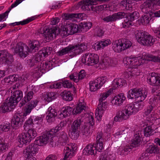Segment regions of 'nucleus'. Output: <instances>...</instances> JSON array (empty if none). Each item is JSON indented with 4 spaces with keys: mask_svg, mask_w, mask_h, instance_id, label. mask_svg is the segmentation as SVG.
Masks as SVG:
<instances>
[{
    "mask_svg": "<svg viewBox=\"0 0 160 160\" xmlns=\"http://www.w3.org/2000/svg\"><path fill=\"white\" fill-rule=\"evenodd\" d=\"M72 27L71 23L66 24L60 29L56 27H53L48 29L47 27L41 28L39 32L48 40H51L55 38L58 34L62 37H66L69 35L72 34Z\"/></svg>",
    "mask_w": 160,
    "mask_h": 160,
    "instance_id": "nucleus-1",
    "label": "nucleus"
},
{
    "mask_svg": "<svg viewBox=\"0 0 160 160\" xmlns=\"http://www.w3.org/2000/svg\"><path fill=\"white\" fill-rule=\"evenodd\" d=\"M145 56L144 59L138 58L137 57H125L123 58V62L124 64L129 65L130 68H134L143 63L144 62V59L148 61L160 62V57L159 56L150 54H146Z\"/></svg>",
    "mask_w": 160,
    "mask_h": 160,
    "instance_id": "nucleus-2",
    "label": "nucleus"
},
{
    "mask_svg": "<svg viewBox=\"0 0 160 160\" xmlns=\"http://www.w3.org/2000/svg\"><path fill=\"white\" fill-rule=\"evenodd\" d=\"M135 35L138 42L142 45L147 46L152 45L154 39L150 35H148L145 32L137 30L136 31Z\"/></svg>",
    "mask_w": 160,
    "mask_h": 160,
    "instance_id": "nucleus-3",
    "label": "nucleus"
},
{
    "mask_svg": "<svg viewBox=\"0 0 160 160\" xmlns=\"http://www.w3.org/2000/svg\"><path fill=\"white\" fill-rule=\"evenodd\" d=\"M87 48V46L83 44L80 45H76L72 46H69L62 49L57 52V55L59 56H62L68 52L72 51L74 52L75 54H78L82 52Z\"/></svg>",
    "mask_w": 160,
    "mask_h": 160,
    "instance_id": "nucleus-4",
    "label": "nucleus"
},
{
    "mask_svg": "<svg viewBox=\"0 0 160 160\" xmlns=\"http://www.w3.org/2000/svg\"><path fill=\"white\" fill-rule=\"evenodd\" d=\"M135 113L133 106L131 103L126 106L124 109L118 112L117 116L114 118V120L116 122H120L122 121V120H126L130 115Z\"/></svg>",
    "mask_w": 160,
    "mask_h": 160,
    "instance_id": "nucleus-5",
    "label": "nucleus"
},
{
    "mask_svg": "<svg viewBox=\"0 0 160 160\" xmlns=\"http://www.w3.org/2000/svg\"><path fill=\"white\" fill-rule=\"evenodd\" d=\"M147 93L144 92H142L140 89L133 88L130 90L127 96L129 99H135L138 102H142L147 96Z\"/></svg>",
    "mask_w": 160,
    "mask_h": 160,
    "instance_id": "nucleus-6",
    "label": "nucleus"
},
{
    "mask_svg": "<svg viewBox=\"0 0 160 160\" xmlns=\"http://www.w3.org/2000/svg\"><path fill=\"white\" fill-rule=\"evenodd\" d=\"M112 92V90L110 89L108 91L101 94L100 98L99 99L100 103L98 105L97 108L98 110L97 116H98L99 118L102 117V114L103 113V111L106 110L107 108L106 104L102 101L105 100Z\"/></svg>",
    "mask_w": 160,
    "mask_h": 160,
    "instance_id": "nucleus-7",
    "label": "nucleus"
},
{
    "mask_svg": "<svg viewBox=\"0 0 160 160\" xmlns=\"http://www.w3.org/2000/svg\"><path fill=\"white\" fill-rule=\"evenodd\" d=\"M54 135V132L51 129L46 132L38 138L35 141V142L39 146H43L49 142L50 139H52Z\"/></svg>",
    "mask_w": 160,
    "mask_h": 160,
    "instance_id": "nucleus-8",
    "label": "nucleus"
},
{
    "mask_svg": "<svg viewBox=\"0 0 160 160\" xmlns=\"http://www.w3.org/2000/svg\"><path fill=\"white\" fill-rule=\"evenodd\" d=\"M99 57L96 54L88 53L85 54L82 58V62L88 65H92L99 62Z\"/></svg>",
    "mask_w": 160,
    "mask_h": 160,
    "instance_id": "nucleus-9",
    "label": "nucleus"
},
{
    "mask_svg": "<svg viewBox=\"0 0 160 160\" xmlns=\"http://www.w3.org/2000/svg\"><path fill=\"white\" fill-rule=\"evenodd\" d=\"M86 119L88 121L85 123V125L82 127L81 131L82 135L86 137L89 135L90 130L93 128L94 123V118L92 115L89 116Z\"/></svg>",
    "mask_w": 160,
    "mask_h": 160,
    "instance_id": "nucleus-10",
    "label": "nucleus"
},
{
    "mask_svg": "<svg viewBox=\"0 0 160 160\" xmlns=\"http://www.w3.org/2000/svg\"><path fill=\"white\" fill-rule=\"evenodd\" d=\"M39 146L35 142L28 145L23 151L24 156L26 158H31L33 155L38 152Z\"/></svg>",
    "mask_w": 160,
    "mask_h": 160,
    "instance_id": "nucleus-11",
    "label": "nucleus"
},
{
    "mask_svg": "<svg viewBox=\"0 0 160 160\" xmlns=\"http://www.w3.org/2000/svg\"><path fill=\"white\" fill-rule=\"evenodd\" d=\"M14 52L20 57L25 58L29 52V48L25 44L20 42L17 44Z\"/></svg>",
    "mask_w": 160,
    "mask_h": 160,
    "instance_id": "nucleus-12",
    "label": "nucleus"
},
{
    "mask_svg": "<svg viewBox=\"0 0 160 160\" xmlns=\"http://www.w3.org/2000/svg\"><path fill=\"white\" fill-rule=\"evenodd\" d=\"M147 81L150 85L160 86V74L154 72L149 73Z\"/></svg>",
    "mask_w": 160,
    "mask_h": 160,
    "instance_id": "nucleus-13",
    "label": "nucleus"
},
{
    "mask_svg": "<svg viewBox=\"0 0 160 160\" xmlns=\"http://www.w3.org/2000/svg\"><path fill=\"white\" fill-rule=\"evenodd\" d=\"M32 139L27 133H22L18 137V145L19 147H22L23 145L29 143Z\"/></svg>",
    "mask_w": 160,
    "mask_h": 160,
    "instance_id": "nucleus-14",
    "label": "nucleus"
},
{
    "mask_svg": "<svg viewBox=\"0 0 160 160\" xmlns=\"http://www.w3.org/2000/svg\"><path fill=\"white\" fill-rule=\"evenodd\" d=\"M15 107V106L11 102L8 98L0 106V113H3L12 111Z\"/></svg>",
    "mask_w": 160,
    "mask_h": 160,
    "instance_id": "nucleus-15",
    "label": "nucleus"
},
{
    "mask_svg": "<svg viewBox=\"0 0 160 160\" xmlns=\"http://www.w3.org/2000/svg\"><path fill=\"white\" fill-rule=\"evenodd\" d=\"M1 61L8 65L11 64L14 61L12 55L6 50H3Z\"/></svg>",
    "mask_w": 160,
    "mask_h": 160,
    "instance_id": "nucleus-16",
    "label": "nucleus"
},
{
    "mask_svg": "<svg viewBox=\"0 0 160 160\" xmlns=\"http://www.w3.org/2000/svg\"><path fill=\"white\" fill-rule=\"evenodd\" d=\"M22 98V91L20 90H17L13 92L12 95L9 100L15 106Z\"/></svg>",
    "mask_w": 160,
    "mask_h": 160,
    "instance_id": "nucleus-17",
    "label": "nucleus"
},
{
    "mask_svg": "<svg viewBox=\"0 0 160 160\" xmlns=\"http://www.w3.org/2000/svg\"><path fill=\"white\" fill-rule=\"evenodd\" d=\"M22 124V119L21 117L15 115L11 120V127L13 129H17L21 127Z\"/></svg>",
    "mask_w": 160,
    "mask_h": 160,
    "instance_id": "nucleus-18",
    "label": "nucleus"
},
{
    "mask_svg": "<svg viewBox=\"0 0 160 160\" xmlns=\"http://www.w3.org/2000/svg\"><path fill=\"white\" fill-rule=\"evenodd\" d=\"M48 113L46 117V119L48 122L51 123L55 120V118L57 115V112L55 109L50 107L48 109Z\"/></svg>",
    "mask_w": 160,
    "mask_h": 160,
    "instance_id": "nucleus-19",
    "label": "nucleus"
},
{
    "mask_svg": "<svg viewBox=\"0 0 160 160\" xmlns=\"http://www.w3.org/2000/svg\"><path fill=\"white\" fill-rule=\"evenodd\" d=\"M153 18H154L153 12H151L148 13L144 14L138 20L142 24L146 25L149 23L150 20Z\"/></svg>",
    "mask_w": 160,
    "mask_h": 160,
    "instance_id": "nucleus-20",
    "label": "nucleus"
},
{
    "mask_svg": "<svg viewBox=\"0 0 160 160\" xmlns=\"http://www.w3.org/2000/svg\"><path fill=\"white\" fill-rule=\"evenodd\" d=\"M72 109L69 106L62 108L58 116V118L62 119L70 116L72 112Z\"/></svg>",
    "mask_w": 160,
    "mask_h": 160,
    "instance_id": "nucleus-21",
    "label": "nucleus"
},
{
    "mask_svg": "<svg viewBox=\"0 0 160 160\" xmlns=\"http://www.w3.org/2000/svg\"><path fill=\"white\" fill-rule=\"evenodd\" d=\"M93 2L90 0H86L85 1H81L79 2L78 4V7L84 10H90L91 5L92 4Z\"/></svg>",
    "mask_w": 160,
    "mask_h": 160,
    "instance_id": "nucleus-22",
    "label": "nucleus"
},
{
    "mask_svg": "<svg viewBox=\"0 0 160 160\" xmlns=\"http://www.w3.org/2000/svg\"><path fill=\"white\" fill-rule=\"evenodd\" d=\"M42 57L37 54L33 57L27 60V63L30 67H32L37 65L42 60Z\"/></svg>",
    "mask_w": 160,
    "mask_h": 160,
    "instance_id": "nucleus-23",
    "label": "nucleus"
},
{
    "mask_svg": "<svg viewBox=\"0 0 160 160\" xmlns=\"http://www.w3.org/2000/svg\"><path fill=\"white\" fill-rule=\"evenodd\" d=\"M97 150L93 145L91 144L88 145L83 149V153L86 155H94L96 154Z\"/></svg>",
    "mask_w": 160,
    "mask_h": 160,
    "instance_id": "nucleus-24",
    "label": "nucleus"
},
{
    "mask_svg": "<svg viewBox=\"0 0 160 160\" xmlns=\"http://www.w3.org/2000/svg\"><path fill=\"white\" fill-rule=\"evenodd\" d=\"M126 97L123 93H120L115 97L112 101V103L118 106H120L125 100Z\"/></svg>",
    "mask_w": 160,
    "mask_h": 160,
    "instance_id": "nucleus-25",
    "label": "nucleus"
},
{
    "mask_svg": "<svg viewBox=\"0 0 160 160\" xmlns=\"http://www.w3.org/2000/svg\"><path fill=\"white\" fill-rule=\"evenodd\" d=\"M38 102L37 100L32 101L28 103L25 108L24 115L26 116L27 115L29 114L31 112L32 109L35 107L37 104Z\"/></svg>",
    "mask_w": 160,
    "mask_h": 160,
    "instance_id": "nucleus-26",
    "label": "nucleus"
},
{
    "mask_svg": "<svg viewBox=\"0 0 160 160\" xmlns=\"http://www.w3.org/2000/svg\"><path fill=\"white\" fill-rule=\"evenodd\" d=\"M142 136L141 132H138L135 134L134 135L135 138L132 140L131 143V145L132 147H138L140 145Z\"/></svg>",
    "mask_w": 160,
    "mask_h": 160,
    "instance_id": "nucleus-27",
    "label": "nucleus"
},
{
    "mask_svg": "<svg viewBox=\"0 0 160 160\" xmlns=\"http://www.w3.org/2000/svg\"><path fill=\"white\" fill-rule=\"evenodd\" d=\"M126 84V81L123 79H116L113 82L112 85L113 87V89H115L117 88L122 87Z\"/></svg>",
    "mask_w": 160,
    "mask_h": 160,
    "instance_id": "nucleus-28",
    "label": "nucleus"
},
{
    "mask_svg": "<svg viewBox=\"0 0 160 160\" xmlns=\"http://www.w3.org/2000/svg\"><path fill=\"white\" fill-rule=\"evenodd\" d=\"M112 48L115 52H120L123 50V48L122 46V41L121 39L118 41H116L112 42Z\"/></svg>",
    "mask_w": 160,
    "mask_h": 160,
    "instance_id": "nucleus-29",
    "label": "nucleus"
},
{
    "mask_svg": "<svg viewBox=\"0 0 160 160\" xmlns=\"http://www.w3.org/2000/svg\"><path fill=\"white\" fill-rule=\"evenodd\" d=\"M30 48L29 49V52H35L36 50H38L40 47L39 42L37 40H35L31 42L29 44Z\"/></svg>",
    "mask_w": 160,
    "mask_h": 160,
    "instance_id": "nucleus-30",
    "label": "nucleus"
},
{
    "mask_svg": "<svg viewBox=\"0 0 160 160\" xmlns=\"http://www.w3.org/2000/svg\"><path fill=\"white\" fill-rule=\"evenodd\" d=\"M51 49L52 48L50 47L44 48L42 49V51H40L37 54L39 55H40V57L41 56L42 57L41 58H42V60H43L44 59V57H46L51 54Z\"/></svg>",
    "mask_w": 160,
    "mask_h": 160,
    "instance_id": "nucleus-31",
    "label": "nucleus"
},
{
    "mask_svg": "<svg viewBox=\"0 0 160 160\" xmlns=\"http://www.w3.org/2000/svg\"><path fill=\"white\" fill-rule=\"evenodd\" d=\"M131 2L130 0H123L121 1L120 6L123 8V9L130 10L132 7L131 5Z\"/></svg>",
    "mask_w": 160,
    "mask_h": 160,
    "instance_id": "nucleus-32",
    "label": "nucleus"
},
{
    "mask_svg": "<svg viewBox=\"0 0 160 160\" xmlns=\"http://www.w3.org/2000/svg\"><path fill=\"white\" fill-rule=\"evenodd\" d=\"M43 97L44 100L48 102L56 98L57 95L55 92H51L43 95Z\"/></svg>",
    "mask_w": 160,
    "mask_h": 160,
    "instance_id": "nucleus-33",
    "label": "nucleus"
},
{
    "mask_svg": "<svg viewBox=\"0 0 160 160\" xmlns=\"http://www.w3.org/2000/svg\"><path fill=\"white\" fill-rule=\"evenodd\" d=\"M60 95L62 98L66 101H70L73 99L72 94L69 91H64L61 93Z\"/></svg>",
    "mask_w": 160,
    "mask_h": 160,
    "instance_id": "nucleus-34",
    "label": "nucleus"
},
{
    "mask_svg": "<svg viewBox=\"0 0 160 160\" xmlns=\"http://www.w3.org/2000/svg\"><path fill=\"white\" fill-rule=\"evenodd\" d=\"M139 17V13L137 12H134L130 13H127V16H126V17L128 18V20L131 22L137 19Z\"/></svg>",
    "mask_w": 160,
    "mask_h": 160,
    "instance_id": "nucleus-35",
    "label": "nucleus"
},
{
    "mask_svg": "<svg viewBox=\"0 0 160 160\" xmlns=\"http://www.w3.org/2000/svg\"><path fill=\"white\" fill-rule=\"evenodd\" d=\"M147 151L151 154H157L160 153V149L158 146L150 145L147 149Z\"/></svg>",
    "mask_w": 160,
    "mask_h": 160,
    "instance_id": "nucleus-36",
    "label": "nucleus"
},
{
    "mask_svg": "<svg viewBox=\"0 0 160 160\" xmlns=\"http://www.w3.org/2000/svg\"><path fill=\"white\" fill-rule=\"evenodd\" d=\"M83 122V121L81 118H77L74 120L71 125V128L74 129L79 130L81 125Z\"/></svg>",
    "mask_w": 160,
    "mask_h": 160,
    "instance_id": "nucleus-37",
    "label": "nucleus"
},
{
    "mask_svg": "<svg viewBox=\"0 0 160 160\" xmlns=\"http://www.w3.org/2000/svg\"><path fill=\"white\" fill-rule=\"evenodd\" d=\"M68 139L67 134L64 132H62L60 134L58 141L60 143H62V145H64V144H65L67 141Z\"/></svg>",
    "mask_w": 160,
    "mask_h": 160,
    "instance_id": "nucleus-38",
    "label": "nucleus"
},
{
    "mask_svg": "<svg viewBox=\"0 0 160 160\" xmlns=\"http://www.w3.org/2000/svg\"><path fill=\"white\" fill-rule=\"evenodd\" d=\"M33 93L32 91L28 92L22 99V102L21 103L22 104V106L28 102L29 101H30L32 99L33 97Z\"/></svg>",
    "mask_w": 160,
    "mask_h": 160,
    "instance_id": "nucleus-39",
    "label": "nucleus"
},
{
    "mask_svg": "<svg viewBox=\"0 0 160 160\" xmlns=\"http://www.w3.org/2000/svg\"><path fill=\"white\" fill-rule=\"evenodd\" d=\"M106 81V77L104 76L98 77L94 81L96 84H97L99 88L105 83Z\"/></svg>",
    "mask_w": 160,
    "mask_h": 160,
    "instance_id": "nucleus-40",
    "label": "nucleus"
},
{
    "mask_svg": "<svg viewBox=\"0 0 160 160\" xmlns=\"http://www.w3.org/2000/svg\"><path fill=\"white\" fill-rule=\"evenodd\" d=\"M70 136L73 140L77 139L79 136V130L74 129L71 128Z\"/></svg>",
    "mask_w": 160,
    "mask_h": 160,
    "instance_id": "nucleus-41",
    "label": "nucleus"
},
{
    "mask_svg": "<svg viewBox=\"0 0 160 160\" xmlns=\"http://www.w3.org/2000/svg\"><path fill=\"white\" fill-rule=\"evenodd\" d=\"M122 41V46L123 48V50H125L127 49L132 46L131 42L129 40L125 38H122L121 39Z\"/></svg>",
    "mask_w": 160,
    "mask_h": 160,
    "instance_id": "nucleus-42",
    "label": "nucleus"
},
{
    "mask_svg": "<svg viewBox=\"0 0 160 160\" xmlns=\"http://www.w3.org/2000/svg\"><path fill=\"white\" fill-rule=\"evenodd\" d=\"M73 151V150L72 151V149H70L68 147H65L64 149V152L65 153V154L64 159L66 160L67 158L69 157L71 158L73 156L74 154Z\"/></svg>",
    "mask_w": 160,
    "mask_h": 160,
    "instance_id": "nucleus-43",
    "label": "nucleus"
},
{
    "mask_svg": "<svg viewBox=\"0 0 160 160\" xmlns=\"http://www.w3.org/2000/svg\"><path fill=\"white\" fill-rule=\"evenodd\" d=\"M67 124V123L65 121H62L54 129H51L54 132L55 134L59 130H61L62 127L65 126Z\"/></svg>",
    "mask_w": 160,
    "mask_h": 160,
    "instance_id": "nucleus-44",
    "label": "nucleus"
},
{
    "mask_svg": "<svg viewBox=\"0 0 160 160\" xmlns=\"http://www.w3.org/2000/svg\"><path fill=\"white\" fill-rule=\"evenodd\" d=\"M153 132L152 127L151 126H148L145 128L144 129V135L146 137H148L152 135V133Z\"/></svg>",
    "mask_w": 160,
    "mask_h": 160,
    "instance_id": "nucleus-45",
    "label": "nucleus"
},
{
    "mask_svg": "<svg viewBox=\"0 0 160 160\" xmlns=\"http://www.w3.org/2000/svg\"><path fill=\"white\" fill-rule=\"evenodd\" d=\"M85 107L82 102L78 104L76 107L75 111V113L76 114H78L81 113L82 111L85 109Z\"/></svg>",
    "mask_w": 160,
    "mask_h": 160,
    "instance_id": "nucleus-46",
    "label": "nucleus"
},
{
    "mask_svg": "<svg viewBox=\"0 0 160 160\" xmlns=\"http://www.w3.org/2000/svg\"><path fill=\"white\" fill-rule=\"evenodd\" d=\"M114 16L115 21L118 19H120L124 17H126L127 13L126 14L123 12H119L117 13H115L113 14Z\"/></svg>",
    "mask_w": 160,
    "mask_h": 160,
    "instance_id": "nucleus-47",
    "label": "nucleus"
},
{
    "mask_svg": "<svg viewBox=\"0 0 160 160\" xmlns=\"http://www.w3.org/2000/svg\"><path fill=\"white\" fill-rule=\"evenodd\" d=\"M96 148L97 151L99 152L101 151L103 149V144L102 141L96 142V143L93 144Z\"/></svg>",
    "mask_w": 160,
    "mask_h": 160,
    "instance_id": "nucleus-48",
    "label": "nucleus"
},
{
    "mask_svg": "<svg viewBox=\"0 0 160 160\" xmlns=\"http://www.w3.org/2000/svg\"><path fill=\"white\" fill-rule=\"evenodd\" d=\"M7 143L5 142L3 139L0 138V151H5L8 149Z\"/></svg>",
    "mask_w": 160,
    "mask_h": 160,
    "instance_id": "nucleus-49",
    "label": "nucleus"
},
{
    "mask_svg": "<svg viewBox=\"0 0 160 160\" xmlns=\"http://www.w3.org/2000/svg\"><path fill=\"white\" fill-rule=\"evenodd\" d=\"M89 86L90 90L92 92L95 91L99 88L97 84H96L94 81L89 82Z\"/></svg>",
    "mask_w": 160,
    "mask_h": 160,
    "instance_id": "nucleus-50",
    "label": "nucleus"
},
{
    "mask_svg": "<svg viewBox=\"0 0 160 160\" xmlns=\"http://www.w3.org/2000/svg\"><path fill=\"white\" fill-rule=\"evenodd\" d=\"M139 102H135L134 103H132V104L133 106L134 111H135L136 113L139 110L141 109L143 106V105L141 103H139Z\"/></svg>",
    "mask_w": 160,
    "mask_h": 160,
    "instance_id": "nucleus-51",
    "label": "nucleus"
},
{
    "mask_svg": "<svg viewBox=\"0 0 160 160\" xmlns=\"http://www.w3.org/2000/svg\"><path fill=\"white\" fill-rule=\"evenodd\" d=\"M11 126L9 123H4L1 125L0 129L4 132H8Z\"/></svg>",
    "mask_w": 160,
    "mask_h": 160,
    "instance_id": "nucleus-52",
    "label": "nucleus"
},
{
    "mask_svg": "<svg viewBox=\"0 0 160 160\" xmlns=\"http://www.w3.org/2000/svg\"><path fill=\"white\" fill-rule=\"evenodd\" d=\"M111 60L109 58H104L100 62L102 65H103L105 67H107L111 65Z\"/></svg>",
    "mask_w": 160,
    "mask_h": 160,
    "instance_id": "nucleus-53",
    "label": "nucleus"
},
{
    "mask_svg": "<svg viewBox=\"0 0 160 160\" xmlns=\"http://www.w3.org/2000/svg\"><path fill=\"white\" fill-rule=\"evenodd\" d=\"M27 133L29 135H30V137L32 139L37 136V132L34 128H31L28 130Z\"/></svg>",
    "mask_w": 160,
    "mask_h": 160,
    "instance_id": "nucleus-54",
    "label": "nucleus"
},
{
    "mask_svg": "<svg viewBox=\"0 0 160 160\" xmlns=\"http://www.w3.org/2000/svg\"><path fill=\"white\" fill-rule=\"evenodd\" d=\"M92 26V23L91 22H84V24L82 25V27L81 28L82 29L81 30L82 31V29H85V31H86L91 28Z\"/></svg>",
    "mask_w": 160,
    "mask_h": 160,
    "instance_id": "nucleus-55",
    "label": "nucleus"
},
{
    "mask_svg": "<svg viewBox=\"0 0 160 160\" xmlns=\"http://www.w3.org/2000/svg\"><path fill=\"white\" fill-rule=\"evenodd\" d=\"M71 24L72 27V34L75 33L80 32V28L77 24H73L72 23H71Z\"/></svg>",
    "mask_w": 160,
    "mask_h": 160,
    "instance_id": "nucleus-56",
    "label": "nucleus"
},
{
    "mask_svg": "<svg viewBox=\"0 0 160 160\" xmlns=\"http://www.w3.org/2000/svg\"><path fill=\"white\" fill-rule=\"evenodd\" d=\"M154 87L152 88V92L154 93V95L157 96L160 95V90H159V86H154Z\"/></svg>",
    "mask_w": 160,
    "mask_h": 160,
    "instance_id": "nucleus-57",
    "label": "nucleus"
},
{
    "mask_svg": "<svg viewBox=\"0 0 160 160\" xmlns=\"http://www.w3.org/2000/svg\"><path fill=\"white\" fill-rule=\"evenodd\" d=\"M74 15H76L73 13H63L62 14V16L64 17L63 18L65 20H68L73 18Z\"/></svg>",
    "mask_w": 160,
    "mask_h": 160,
    "instance_id": "nucleus-58",
    "label": "nucleus"
},
{
    "mask_svg": "<svg viewBox=\"0 0 160 160\" xmlns=\"http://www.w3.org/2000/svg\"><path fill=\"white\" fill-rule=\"evenodd\" d=\"M62 86L64 88H70L72 87V84L68 80H62Z\"/></svg>",
    "mask_w": 160,
    "mask_h": 160,
    "instance_id": "nucleus-59",
    "label": "nucleus"
},
{
    "mask_svg": "<svg viewBox=\"0 0 160 160\" xmlns=\"http://www.w3.org/2000/svg\"><path fill=\"white\" fill-rule=\"evenodd\" d=\"M93 4V3L91 5L92 8H91V10H92L95 11L97 13H98V11L99 10L101 11L102 9V7L101 6H96L95 5L94 6Z\"/></svg>",
    "mask_w": 160,
    "mask_h": 160,
    "instance_id": "nucleus-60",
    "label": "nucleus"
},
{
    "mask_svg": "<svg viewBox=\"0 0 160 160\" xmlns=\"http://www.w3.org/2000/svg\"><path fill=\"white\" fill-rule=\"evenodd\" d=\"M153 2L146 1L145 2H144V3L141 5L150 10V8H151V6Z\"/></svg>",
    "mask_w": 160,
    "mask_h": 160,
    "instance_id": "nucleus-61",
    "label": "nucleus"
},
{
    "mask_svg": "<svg viewBox=\"0 0 160 160\" xmlns=\"http://www.w3.org/2000/svg\"><path fill=\"white\" fill-rule=\"evenodd\" d=\"M114 16L113 14L112 15H109L108 16L104 18H102V19L105 22H113L114 21Z\"/></svg>",
    "mask_w": 160,
    "mask_h": 160,
    "instance_id": "nucleus-62",
    "label": "nucleus"
},
{
    "mask_svg": "<svg viewBox=\"0 0 160 160\" xmlns=\"http://www.w3.org/2000/svg\"><path fill=\"white\" fill-rule=\"evenodd\" d=\"M23 0H16V1L13 3L11 5V7L9 8L8 10L7 11H9V12L12 8L17 6L19 4L21 3Z\"/></svg>",
    "mask_w": 160,
    "mask_h": 160,
    "instance_id": "nucleus-63",
    "label": "nucleus"
},
{
    "mask_svg": "<svg viewBox=\"0 0 160 160\" xmlns=\"http://www.w3.org/2000/svg\"><path fill=\"white\" fill-rule=\"evenodd\" d=\"M9 79L10 81L12 82H16L17 80L19 79L18 78V76L17 75H13L12 76H9Z\"/></svg>",
    "mask_w": 160,
    "mask_h": 160,
    "instance_id": "nucleus-64",
    "label": "nucleus"
}]
</instances>
